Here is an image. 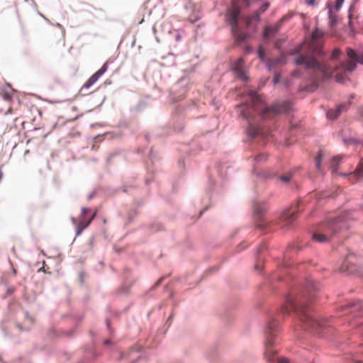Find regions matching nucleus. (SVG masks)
I'll return each instance as SVG.
<instances>
[{
    "label": "nucleus",
    "mask_w": 363,
    "mask_h": 363,
    "mask_svg": "<svg viewBox=\"0 0 363 363\" xmlns=\"http://www.w3.org/2000/svg\"><path fill=\"white\" fill-rule=\"evenodd\" d=\"M347 106H348V105H347V104H341V105H339L337 107V108L335 110L334 109L329 110L327 113L328 118L330 119H333V120L337 118L343 111L347 110Z\"/></svg>",
    "instance_id": "12"
},
{
    "label": "nucleus",
    "mask_w": 363,
    "mask_h": 363,
    "mask_svg": "<svg viewBox=\"0 0 363 363\" xmlns=\"http://www.w3.org/2000/svg\"><path fill=\"white\" fill-rule=\"evenodd\" d=\"M279 331V324L277 321H272L268 325V335L265 342V355L268 361L272 362L271 356H274L277 351L272 349V346L276 343L277 333Z\"/></svg>",
    "instance_id": "6"
},
{
    "label": "nucleus",
    "mask_w": 363,
    "mask_h": 363,
    "mask_svg": "<svg viewBox=\"0 0 363 363\" xmlns=\"http://www.w3.org/2000/svg\"><path fill=\"white\" fill-rule=\"evenodd\" d=\"M318 285L312 279H308L306 282L304 291L301 295L294 298L289 296L286 303L281 308L283 315H289L291 311L294 312L300 318L306 329L318 330L327 326V320L323 318H315L309 313L308 302L315 298Z\"/></svg>",
    "instance_id": "1"
},
{
    "label": "nucleus",
    "mask_w": 363,
    "mask_h": 363,
    "mask_svg": "<svg viewBox=\"0 0 363 363\" xmlns=\"http://www.w3.org/2000/svg\"><path fill=\"white\" fill-rule=\"evenodd\" d=\"M294 13L293 12H289L288 13H286V15L283 16L282 18L279 20V21L277 23L279 25H280V26H281V25L288 21L289 20H290L293 16H294Z\"/></svg>",
    "instance_id": "18"
},
{
    "label": "nucleus",
    "mask_w": 363,
    "mask_h": 363,
    "mask_svg": "<svg viewBox=\"0 0 363 363\" xmlns=\"http://www.w3.org/2000/svg\"><path fill=\"white\" fill-rule=\"evenodd\" d=\"M182 38V35L179 32H177L176 35H175V40L177 42H179Z\"/></svg>",
    "instance_id": "31"
},
{
    "label": "nucleus",
    "mask_w": 363,
    "mask_h": 363,
    "mask_svg": "<svg viewBox=\"0 0 363 363\" xmlns=\"http://www.w3.org/2000/svg\"><path fill=\"white\" fill-rule=\"evenodd\" d=\"M321 157L322 153L321 151L319 152L318 155L315 157V165L318 169L320 168L321 164Z\"/></svg>",
    "instance_id": "22"
},
{
    "label": "nucleus",
    "mask_w": 363,
    "mask_h": 363,
    "mask_svg": "<svg viewBox=\"0 0 363 363\" xmlns=\"http://www.w3.org/2000/svg\"><path fill=\"white\" fill-rule=\"evenodd\" d=\"M345 219L342 217L330 218L329 222L320 225L313 232L312 240L319 243L328 242L336 233L338 225Z\"/></svg>",
    "instance_id": "4"
},
{
    "label": "nucleus",
    "mask_w": 363,
    "mask_h": 363,
    "mask_svg": "<svg viewBox=\"0 0 363 363\" xmlns=\"http://www.w3.org/2000/svg\"><path fill=\"white\" fill-rule=\"evenodd\" d=\"M280 80V76L279 74H275L274 77V84H277Z\"/></svg>",
    "instance_id": "32"
},
{
    "label": "nucleus",
    "mask_w": 363,
    "mask_h": 363,
    "mask_svg": "<svg viewBox=\"0 0 363 363\" xmlns=\"http://www.w3.org/2000/svg\"><path fill=\"white\" fill-rule=\"evenodd\" d=\"M291 108V103L284 101L266 107L261 113L263 118H272L279 113H286Z\"/></svg>",
    "instance_id": "7"
},
{
    "label": "nucleus",
    "mask_w": 363,
    "mask_h": 363,
    "mask_svg": "<svg viewBox=\"0 0 363 363\" xmlns=\"http://www.w3.org/2000/svg\"><path fill=\"white\" fill-rule=\"evenodd\" d=\"M254 18H256V19L258 20V18H259L258 14H256L255 16H247L246 18V24H247V26H249Z\"/></svg>",
    "instance_id": "24"
},
{
    "label": "nucleus",
    "mask_w": 363,
    "mask_h": 363,
    "mask_svg": "<svg viewBox=\"0 0 363 363\" xmlns=\"http://www.w3.org/2000/svg\"><path fill=\"white\" fill-rule=\"evenodd\" d=\"M108 68V64L106 62L103 66L94 74H92L83 84L79 90V93L82 95L87 94L86 91L93 86L98 79L106 72Z\"/></svg>",
    "instance_id": "9"
},
{
    "label": "nucleus",
    "mask_w": 363,
    "mask_h": 363,
    "mask_svg": "<svg viewBox=\"0 0 363 363\" xmlns=\"http://www.w3.org/2000/svg\"><path fill=\"white\" fill-rule=\"evenodd\" d=\"M11 98V96L9 93H5L4 94V99L6 100H9Z\"/></svg>",
    "instance_id": "34"
},
{
    "label": "nucleus",
    "mask_w": 363,
    "mask_h": 363,
    "mask_svg": "<svg viewBox=\"0 0 363 363\" xmlns=\"http://www.w3.org/2000/svg\"><path fill=\"white\" fill-rule=\"evenodd\" d=\"M316 4V0H308L307 4L309 6H314Z\"/></svg>",
    "instance_id": "33"
},
{
    "label": "nucleus",
    "mask_w": 363,
    "mask_h": 363,
    "mask_svg": "<svg viewBox=\"0 0 363 363\" xmlns=\"http://www.w3.org/2000/svg\"><path fill=\"white\" fill-rule=\"evenodd\" d=\"M244 62H245L242 58H239L235 65L234 69L236 71L238 77L241 78L243 80H246L247 77L245 72H243V70L242 69Z\"/></svg>",
    "instance_id": "13"
},
{
    "label": "nucleus",
    "mask_w": 363,
    "mask_h": 363,
    "mask_svg": "<svg viewBox=\"0 0 363 363\" xmlns=\"http://www.w3.org/2000/svg\"><path fill=\"white\" fill-rule=\"evenodd\" d=\"M345 0H335V8L337 10L340 9Z\"/></svg>",
    "instance_id": "25"
},
{
    "label": "nucleus",
    "mask_w": 363,
    "mask_h": 363,
    "mask_svg": "<svg viewBox=\"0 0 363 363\" xmlns=\"http://www.w3.org/2000/svg\"><path fill=\"white\" fill-rule=\"evenodd\" d=\"M346 52L349 60L341 62L334 69L331 68V75L334 74L339 83H345L348 79V74L356 69L357 62L363 65V50L356 51L347 48Z\"/></svg>",
    "instance_id": "3"
},
{
    "label": "nucleus",
    "mask_w": 363,
    "mask_h": 363,
    "mask_svg": "<svg viewBox=\"0 0 363 363\" xmlns=\"http://www.w3.org/2000/svg\"><path fill=\"white\" fill-rule=\"evenodd\" d=\"M258 56L262 61L264 60L265 50L262 48V46H259V48Z\"/></svg>",
    "instance_id": "21"
},
{
    "label": "nucleus",
    "mask_w": 363,
    "mask_h": 363,
    "mask_svg": "<svg viewBox=\"0 0 363 363\" xmlns=\"http://www.w3.org/2000/svg\"><path fill=\"white\" fill-rule=\"evenodd\" d=\"M290 176L289 175H284V176H281L280 177V180H281L282 182H289L290 181Z\"/></svg>",
    "instance_id": "26"
},
{
    "label": "nucleus",
    "mask_w": 363,
    "mask_h": 363,
    "mask_svg": "<svg viewBox=\"0 0 363 363\" xmlns=\"http://www.w3.org/2000/svg\"><path fill=\"white\" fill-rule=\"evenodd\" d=\"M363 177V160H361L354 172L350 174V179L356 181Z\"/></svg>",
    "instance_id": "14"
},
{
    "label": "nucleus",
    "mask_w": 363,
    "mask_h": 363,
    "mask_svg": "<svg viewBox=\"0 0 363 363\" xmlns=\"http://www.w3.org/2000/svg\"><path fill=\"white\" fill-rule=\"evenodd\" d=\"M329 16H330V23L331 26H333L335 22V18L332 16L331 9H329Z\"/></svg>",
    "instance_id": "29"
},
{
    "label": "nucleus",
    "mask_w": 363,
    "mask_h": 363,
    "mask_svg": "<svg viewBox=\"0 0 363 363\" xmlns=\"http://www.w3.org/2000/svg\"><path fill=\"white\" fill-rule=\"evenodd\" d=\"M248 95L250 97L252 106H250L249 104H243L239 106L240 108V115L244 118H248L250 116L253 111V107L256 106L260 101V99L255 91L250 90Z\"/></svg>",
    "instance_id": "8"
},
{
    "label": "nucleus",
    "mask_w": 363,
    "mask_h": 363,
    "mask_svg": "<svg viewBox=\"0 0 363 363\" xmlns=\"http://www.w3.org/2000/svg\"><path fill=\"white\" fill-rule=\"evenodd\" d=\"M72 220H73V223H76V221H75V219H74V218H73V219H72Z\"/></svg>",
    "instance_id": "40"
},
{
    "label": "nucleus",
    "mask_w": 363,
    "mask_h": 363,
    "mask_svg": "<svg viewBox=\"0 0 363 363\" xmlns=\"http://www.w3.org/2000/svg\"><path fill=\"white\" fill-rule=\"evenodd\" d=\"M267 159V156L265 155H259L256 157V160L259 162L262 160H264Z\"/></svg>",
    "instance_id": "30"
},
{
    "label": "nucleus",
    "mask_w": 363,
    "mask_h": 363,
    "mask_svg": "<svg viewBox=\"0 0 363 363\" xmlns=\"http://www.w3.org/2000/svg\"><path fill=\"white\" fill-rule=\"evenodd\" d=\"M269 6V4L268 3H266L264 6H263V11H266Z\"/></svg>",
    "instance_id": "35"
},
{
    "label": "nucleus",
    "mask_w": 363,
    "mask_h": 363,
    "mask_svg": "<svg viewBox=\"0 0 363 363\" xmlns=\"http://www.w3.org/2000/svg\"><path fill=\"white\" fill-rule=\"evenodd\" d=\"M347 306L353 308H354V311H359V310H360L363 307L362 304L361 303H359H359H351L349 306H345V308H347Z\"/></svg>",
    "instance_id": "19"
},
{
    "label": "nucleus",
    "mask_w": 363,
    "mask_h": 363,
    "mask_svg": "<svg viewBox=\"0 0 363 363\" xmlns=\"http://www.w3.org/2000/svg\"><path fill=\"white\" fill-rule=\"evenodd\" d=\"M340 54H341V50L340 49H338V48L334 49L332 52V55H331V59L332 60L337 59L339 57V56L340 55Z\"/></svg>",
    "instance_id": "20"
},
{
    "label": "nucleus",
    "mask_w": 363,
    "mask_h": 363,
    "mask_svg": "<svg viewBox=\"0 0 363 363\" xmlns=\"http://www.w3.org/2000/svg\"><path fill=\"white\" fill-rule=\"evenodd\" d=\"M324 33L316 28L311 35L308 43H304L296 48L291 54H297L295 62L297 65H304L306 69H312L322 74L324 79L331 76V67L327 63L317 61L313 55H322V41L320 38Z\"/></svg>",
    "instance_id": "2"
},
{
    "label": "nucleus",
    "mask_w": 363,
    "mask_h": 363,
    "mask_svg": "<svg viewBox=\"0 0 363 363\" xmlns=\"http://www.w3.org/2000/svg\"><path fill=\"white\" fill-rule=\"evenodd\" d=\"M278 363H289V360L287 358L280 357L278 359Z\"/></svg>",
    "instance_id": "28"
},
{
    "label": "nucleus",
    "mask_w": 363,
    "mask_h": 363,
    "mask_svg": "<svg viewBox=\"0 0 363 363\" xmlns=\"http://www.w3.org/2000/svg\"><path fill=\"white\" fill-rule=\"evenodd\" d=\"M333 160H334V161H336V160H337V161H338V162H339V161L340 160V157H334V159H333Z\"/></svg>",
    "instance_id": "36"
},
{
    "label": "nucleus",
    "mask_w": 363,
    "mask_h": 363,
    "mask_svg": "<svg viewBox=\"0 0 363 363\" xmlns=\"http://www.w3.org/2000/svg\"><path fill=\"white\" fill-rule=\"evenodd\" d=\"M89 212L90 209L88 208L84 207L82 208V218L80 222L77 225V235L80 234L86 228H87L92 221V220L95 218L96 213H94L87 221H85V216Z\"/></svg>",
    "instance_id": "11"
},
{
    "label": "nucleus",
    "mask_w": 363,
    "mask_h": 363,
    "mask_svg": "<svg viewBox=\"0 0 363 363\" xmlns=\"http://www.w3.org/2000/svg\"><path fill=\"white\" fill-rule=\"evenodd\" d=\"M296 218V212L290 209L286 210L280 218V224L284 228L289 227Z\"/></svg>",
    "instance_id": "10"
},
{
    "label": "nucleus",
    "mask_w": 363,
    "mask_h": 363,
    "mask_svg": "<svg viewBox=\"0 0 363 363\" xmlns=\"http://www.w3.org/2000/svg\"><path fill=\"white\" fill-rule=\"evenodd\" d=\"M280 25L277 23L274 27L267 26L265 28L264 31V36L265 38H269L271 36L275 35V33L278 31L280 28Z\"/></svg>",
    "instance_id": "15"
},
{
    "label": "nucleus",
    "mask_w": 363,
    "mask_h": 363,
    "mask_svg": "<svg viewBox=\"0 0 363 363\" xmlns=\"http://www.w3.org/2000/svg\"><path fill=\"white\" fill-rule=\"evenodd\" d=\"M105 344H109L110 343V341L108 340H106L105 342H104Z\"/></svg>",
    "instance_id": "39"
},
{
    "label": "nucleus",
    "mask_w": 363,
    "mask_h": 363,
    "mask_svg": "<svg viewBox=\"0 0 363 363\" xmlns=\"http://www.w3.org/2000/svg\"><path fill=\"white\" fill-rule=\"evenodd\" d=\"M249 134L252 137H255L259 134V130L257 128L250 127L249 129Z\"/></svg>",
    "instance_id": "23"
},
{
    "label": "nucleus",
    "mask_w": 363,
    "mask_h": 363,
    "mask_svg": "<svg viewBox=\"0 0 363 363\" xmlns=\"http://www.w3.org/2000/svg\"><path fill=\"white\" fill-rule=\"evenodd\" d=\"M255 268L256 270L257 271H261L262 269V264L260 261H258L255 265Z\"/></svg>",
    "instance_id": "27"
},
{
    "label": "nucleus",
    "mask_w": 363,
    "mask_h": 363,
    "mask_svg": "<svg viewBox=\"0 0 363 363\" xmlns=\"http://www.w3.org/2000/svg\"><path fill=\"white\" fill-rule=\"evenodd\" d=\"M249 4V0H232V7L229 9L226 14V20L231 26L232 32L239 41H244L246 38L245 35L238 33V21L240 13V9L247 7Z\"/></svg>",
    "instance_id": "5"
},
{
    "label": "nucleus",
    "mask_w": 363,
    "mask_h": 363,
    "mask_svg": "<svg viewBox=\"0 0 363 363\" xmlns=\"http://www.w3.org/2000/svg\"><path fill=\"white\" fill-rule=\"evenodd\" d=\"M253 208L255 213L261 218L266 211L265 205L264 203H255Z\"/></svg>",
    "instance_id": "16"
},
{
    "label": "nucleus",
    "mask_w": 363,
    "mask_h": 363,
    "mask_svg": "<svg viewBox=\"0 0 363 363\" xmlns=\"http://www.w3.org/2000/svg\"><path fill=\"white\" fill-rule=\"evenodd\" d=\"M286 62L284 60V58H274L272 60H269L267 62L268 67L271 68L276 67L277 66L279 65H284Z\"/></svg>",
    "instance_id": "17"
},
{
    "label": "nucleus",
    "mask_w": 363,
    "mask_h": 363,
    "mask_svg": "<svg viewBox=\"0 0 363 363\" xmlns=\"http://www.w3.org/2000/svg\"><path fill=\"white\" fill-rule=\"evenodd\" d=\"M323 196H324V197H328V196H329V195H328V194H327L326 193H323Z\"/></svg>",
    "instance_id": "38"
},
{
    "label": "nucleus",
    "mask_w": 363,
    "mask_h": 363,
    "mask_svg": "<svg viewBox=\"0 0 363 363\" xmlns=\"http://www.w3.org/2000/svg\"><path fill=\"white\" fill-rule=\"evenodd\" d=\"M245 51H246V52H250V48L249 47H246Z\"/></svg>",
    "instance_id": "37"
}]
</instances>
